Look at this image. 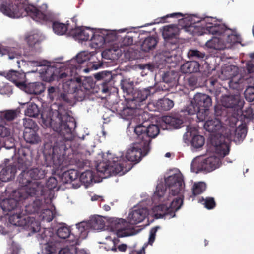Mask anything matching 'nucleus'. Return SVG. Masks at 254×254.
Listing matches in <instances>:
<instances>
[{
	"label": "nucleus",
	"instance_id": "4be33fe9",
	"mask_svg": "<svg viewBox=\"0 0 254 254\" xmlns=\"http://www.w3.org/2000/svg\"><path fill=\"white\" fill-rule=\"evenodd\" d=\"M111 229L116 232L118 237H124L129 235L127 231V221L122 218H113L110 222Z\"/></svg>",
	"mask_w": 254,
	"mask_h": 254
},
{
	"label": "nucleus",
	"instance_id": "6e6552de",
	"mask_svg": "<svg viewBox=\"0 0 254 254\" xmlns=\"http://www.w3.org/2000/svg\"><path fill=\"white\" fill-rule=\"evenodd\" d=\"M150 89L153 88L133 90L131 97L127 99L126 104L123 103L117 104V112L124 118H128L136 114L137 110H145L148 105L147 98L151 94Z\"/></svg>",
	"mask_w": 254,
	"mask_h": 254
},
{
	"label": "nucleus",
	"instance_id": "4c0bfd02",
	"mask_svg": "<svg viewBox=\"0 0 254 254\" xmlns=\"http://www.w3.org/2000/svg\"><path fill=\"white\" fill-rule=\"evenodd\" d=\"M179 79L178 73L174 70H169L164 72L162 79L164 82L170 84L171 86L175 85Z\"/></svg>",
	"mask_w": 254,
	"mask_h": 254
},
{
	"label": "nucleus",
	"instance_id": "58836bf2",
	"mask_svg": "<svg viewBox=\"0 0 254 254\" xmlns=\"http://www.w3.org/2000/svg\"><path fill=\"white\" fill-rule=\"evenodd\" d=\"M26 91L30 94L38 95L41 94L44 90L43 84L40 82L30 83L28 85L25 84Z\"/></svg>",
	"mask_w": 254,
	"mask_h": 254
},
{
	"label": "nucleus",
	"instance_id": "e2e57ef3",
	"mask_svg": "<svg viewBox=\"0 0 254 254\" xmlns=\"http://www.w3.org/2000/svg\"><path fill=\"white\" fill-rule=\"evenodd\" d=\"M188 55L190 57H195L197 58H203L205 54L198 51L197 50L190 49L188 52Z\"/></svg>",
	"mask_w": 254,
	"mask_h": 254
},
{
	"label": "nucleus",
	"instance_id": "a211bd4d",
	"mask_svg": "<svg viewBox=\"0 0 254 254\" xmlns=\"http://www.w3.org/2000/svg\"><path fill=\"white\" fill-rule=\"evenodd\" d=\"M105 221L100 216H95L90 218L88 222H82L76 225V228L80 233H86L89 227L94 230H102L105 226Z\"/></svg>",
	"mask_w": 254,
	"mask_h": 254
},
{
	"label": "nucleus",
	"instance_id": "a878e982",
	"mask_svg": "<svg viewBox=\"0 0 254 254\" xmlns=\"http://www.w3.org/2000/svg\"><path fill=\"white\" fill-rule=\"evenodd\" d=\"M57 186V179L55 177H50L46 182V185L45 186L43 185L44 191L36 192L34 195H36L37 196L40 195L41 197H43L44 201H46V200L50 198L51 191L55 189Z\"/></svg>",
	"mask_w": 254,
	"mask_h": 254
},
{
	"label": "nucleus",
	"instance_id": "de8ad7c7",
	"mask_svg": "<svg viewBox=\"0 0 254 254\" xmlns=\"http://www.w3.org/2000/svg\"><path fill=\"white\" fill-rule=\"evenodd\" d=\"M20 113L19 109L7 110L2 112L1 116L6 121H12L15 119Z\"/></svg>",
	"mask_w": 254,
	"mask_h": 254
},
{
	"label": "nucleus",
	"instance_id": "c85d7f7f",
	"mask_svg": "<svg viewBox=\"0 0 254 254\" xmlns=\"http://www.w3.org/2000/svg\"><path fill=\"white\" fill-rule=\"evenodd\" d=\"M146 216V210L144 209H138L133 210L128 216L129 222L132 225L142 222Z\"/></svg>",
	"mask_w": 254,
	"mask_h": 254
},
{
	"label": "nucleus",
	"instance_id": "37998d69",
	"mask_svg": "<svg viewBox=\"0 0 254 254\" xmlns=\"http://www.w3.org/2000/svg\"><path fill=\"white\" fill-rule=\"evenodd\" d=\"M157 107L159 110L168 111L174 106V101L167 98L159 99L157 103Z\"/></svg>",
	"mask_w": 254,
	"mask_h": 254
},
{
	"label": "nucleus",
	"instance_id": "79ce46f5",
	"mask_svg": "<svg viewBox=\"0 0 254 254\" xmlns=\"http://www.w3.org/2000/svg\"><path fill=\"white\" fill-rule=\"evenodd\" d=\"M236 68L235 66L230 65L222 69L221 74L219 75V78L222 80L233 78L235 76L236 74L232 70Z\"/></svg>",
	"mask_w": 254,
	"mask_h": 254
},
{
	"label": "nucleus",
	"instance_id": "13d9d810",
	"mask_svg": "<svg viewBox=\"0 0 254 254\" xmlns=\"http://www.w3.org/2000/svg\"><path fill=\"white\" fill-rule=\"evenodd\" d=\"M220 44H222L221 36L220 37H214L206 43V46L207 48H215Z\"/></svg>",
	"mask_w": 254,
	"mask_h": 254
},
{
	"label": "nucleus",
	"instance_id": "4468645a",
	"mask_svg": "<svg viewBox=\"0 0 254 254\" xmlns=\"http://www.w3.org/2000/svg\"><path fill=\"white\" fill-rule=\"evenodd\" d=\"M183 203V199L177 197L174 199L168 207L166 204H160L154 208L155 216L158 218L171 219L175 216V212L179 210Z\"/></svg>",
	"mask_w": 254,
	"mask_h": 254
},
{
	"label": "nucleus",
	"instance_id": "0eeeda50",
	"mask_svg": "<svg viewBox=\"0 0 254 254\" xmlns=\"http://www.w3.org/2000/svg\"><path fill=\"white\" fill-rule=\"evenodd\" d=\"M210 142L209 148L217 157L209 156L201 162L200 169L207 172H211L218 168L221 163L220 158L227 156L230 150L229 143L226 142L225 136L222 135L212 136Z\"/></svg>",
	"mask_w": 254,
	"mask_h": 254
},
{
	"label": "nucleus",
	"instance_id": "6ab92c4d",
	"mask_svg": "<svg viewBox=\"0 0 254 254\" xmlns=\"http://www.w3.org/2000/svg\"><path fill=\"white\" fill-rule=\"evenodd\" d=\"M56 235L61 239H67L71 246L78 244L79 236L71 233L70 228L65 223L59 225L56 230Z\"/></svg>",
	"mask_w": 254,
	"mask_h": 254
},
{
	"label": "nucleus",
	"instance_id": "ddd939ff",
	"mask_svg": "<svg viewBox=\"0 0 254 254\" xmlns=\"http://www.w3.org/2000/svg\"><path fill=\"white\" fill-rule=\"evenodd\" d=\"M28 195H29L22 187L18 190H13L11 193V197L3 200L1 203L0 207L4 212L7 213L21 211L20 202L25 200Z\"/></svg>",
	"mask_w": 254,
	"mask_h": 254
},
{
	"label": "nucleus",
	"instance_id": "680f3d73",
	"mask_svg": "<svg viewBox=\"0 0 254 254\" xmlns=\"http://www.w3.org/2000/svg\"><path fill=\"white\" fill-rule=\"evenodd\" d=\"M10 129L5 126L0 125V137H8L10 135Z\"/></svg>",
	"mask_w": 254,
	"mask_h": 254
},
{
	"label": "nucleus",
	"instance_id": "412c9836",
	"mask_svg": "<svg viewBox=\"0 0 254 254\" xmlns=\"http://www.w3.org/2000/svg\"><path fill=\"white\" fill-rule=\"evenodd\" d=\"M53 233L49 228L44 229L41 233V239L46 242L44 248L45 254H53L56 252L57 246L56 243L53 242Z\"/></svg>",
	"mask_w": 254,
	"mask_h": 254
},
{
	"label": "nucleus",
	"instance_id": "bf43d9fd",
	"mask_svg": "<svg viewBox=\"0 0 254 254\" xmlns=\"http://www.w3.org/2000/svg\"><path fill=\"white\" fill-rule=\"evenodd\" d=\"M133 44V36L129 34L125 36L122 39L121 46L128 47L132 45Z\"/></svg>",
	"mask_w": 254,
	"mask_h": 254
},
{
	"label": "nucleus",
	"instance_id": "864d4df0",
	"mask_svg": "<svg viewBox=\"0 0 254 254\" xmlns=\"http://www.w3.org/2000/svg\"><path fill=\"white\" fill-rule=\"evenodd\" d=\"M204 137L199 135H194L191 141L192 146L195 148L201 147L204 145Z\"/></svg>",
	"mask_w": 254,
	"mask_h": 254
},
{
	"label": "nucleus",
	"instance_id": "0e129e2a",
	"mask_svg": "<svg viewBox=\"0 0 254 254\" xmlns=\"http://www.w3.org/2000/svg\"><path fill=\"white\" fill-rule=\"evenodd\" d=\"M166 190L164 189L163 186L158 185L156 187V190L155 192L154 196H157L161 201V198L164 196Z\"/></svg>",
	"mask_w": 254,
	"mask_h": 254
},
{
	"label": "nucleus",
	"instance_id": "aec40b11",
	"mask_svg": "<svg viewBox=\"0 0 254 254\" xmlns=\"http://www.w3.org/2000/svg\"><path fill=\"white\" fill-rule=\"evenodd\" d=\"M95 29L87 27H77L71 30V34L78 42L82 43L86 41L88 44V41L92 35H94Z\"/></svg>",
	"mask_w": 254,
	"mask_h": 254
},
{
	"label": "nucleus",
	"instance_id": "393cba45",
	"mask_svg": "<svg viewBox=\"0 0 254 254\" xmlns=\"http://www.w3.org/2000/svg\"><path fill=\"white\" fill-rule=\"evenodd\" d=\"M94 78L97 81H102L101 85L103 93H106L109 91V83L112 79L111 72L103 71L94 74Z\"/></svg>",
	"mask_w": 254,
	"mask_h": 254
},
{
	"label": "nucleus",
	"instance_id": "774afa93",
	"mask_svg": "<svg viewBox=\"0 0 254 254\" xmlns=\"http://www.w3.org/2000/svg\"><path fill=\"white\" fill-rule=\"evenodd\" d=\"M10 251L11 253V254H18L20 248L19 247L14 244V243H12L11 246V247L10 248Z\"/></svg>",
	"mask_w": 254,
	"mask_h": 254
},
{
	"label": "nucleus",
	"instance_id": "7c9ffc66",
	"mask_svg": "<svg viewBox=\"0 0 254 254\" xmlns=\"http://www.w3.org/2000/svg\"><path fill=\"white\" fill-rule=\"evenodd\" d=\"M200 64L198 62L192 61H188L181 65L180 69L185 74L196 73L199 71Z\"/></svg>",
	"mask_w": 254,
	"mask_h": 254
},
{
	"label": "nucleus",
	"instance_id": "a18cd8bd",
	"mask_svg": "<svg viewBox=\"0 0 254 254\" xmlns=\"http://www.w3.org/2000/svg\"><path fill=\"white\" fill-rule=\"evenodd\" d=\"M40 113V110L38 106L35 103L29 104L26 110L25 111V114L30 117H37Z\"/></svg>",
	"mask_w": 254,
	"mask_h": 254
},
{
	"label": "nucleus",
	"instance_id": "dca6fc26",
	"mask_svg": "<svg viewBox=\"0 0 254 254\" xmlns=\"http://www.w3.org/2000/svg\"><path fill=\"white\" fill-rule=\"evenodd\" d=\"M165 185L170 190V195L175 196L178 195L184 188V183L183 176L180 174H175L169 176L165 179Z\"/></svg>",
	"mask_w": 254,
	"mask_h": 254
},
{
	"label": "nucleus",
	"instance_id": "ea45409f",
	"mask_svg": "<svg viewBox=\"0 0 254 254\" xmlns=\"http://www.w3.org/2000/svg\"><path fill=\"white\" fill-rule=\"evenodd\" d=\"M179 31L178 27L176 26H166L163 27L162 35L164 38L166 40L176 37L179 34Z\"/></svg>",
	"mask_w": 254,
	"mask_h": 254
},
{
	"label": "nucleus",
	"instance_id": "c756f323",
	"mask_svg": "<svg viewBox=\"0 0 254 254\" xmlns=\"http://www.w3.org/2000/svg\"><path fill=\"white\" fill-rule=\"evenodd\" d=\"M79 173L77 170L70 169L64 172L62 175L63 182L65 184L78 183L79 181Z\"/></svg>",
	"mask_w": 254,
	"mask_h": 254
},
{
	"label": "nucleus",
	"instance_id": "e433bc0d",
	"mask_svg": "<svg viewBox=\"0 0 254 254\" xmlns=\"http://www.w3.org/2000/svg\"><path fill=\"white\" fill-rule=\"evenodd\" d=\"M44 38L42 34L38 32H31L25 36V40L30 46H34L41 42Z\"/></svg>",
	"mask_w": 254,
	"mask_h": 254
},
{
	"label": "nucleus",
	"instance_id": "cd10ccee",
	"mask_svg": "<svg viewBox=\"0 0 254 254\" xmlns=\"http://www.w3.org/2000/svg\"><path fill=\"white\" fill-rule=\"evenodd\" d=\"M7 215H9V223L14 226L23 227V225H25V214L21 211L14 212L12 213H7Z\"/></svg>",
	"mask_w": 254,
	"mask_h": 254
},
{
	"label": "nucleus",
	"instance_id": "f3484780",
	"mask_svg": "<svg viewBox=\"0 0 254 254\" xmlns=\"http://www.w3.org/2000/svg\"><path fill=\"white\" fill-rule=\"evenodd\" d=\"M43 197L40 195H28L24 201L25 214L38 213L43 204ZM44 202L45 201H44Z\"/></svg>",
	"mask_w": 254,
	"mask_h": 254
},
{
	"label": "nucleus",
	"instance_id": "4d7b16f0",
	"mask_svg": "<svg viewBox=\"0 0 254 254\" xmlns=\"http://www.w3.org/2000/svg\"><path fill=\"white\" fill-rule=\"evenodd\" d=\"M41 217L43 221L50 222L53 219L54 215L52 210L49 209H46L43 210L41 214Z\"/></svg>",
	"mask_w": 254,
	"mask_h": 254
},
{
	"label": "nucleus",
	"instance_id": "2eb2a0df",
	"mask_svg": "<svg viewBox=\"0 0 254 254\" xmlns=\"http://www.w3.org/2000/svg\"><path fill=\"white\" fill-rule=\"evenodd\" d=\"M149 150L150 147L146 149L142 143L136 140L132 146L127 150L126 158L129 161L137 163L141 160L143 156L147 155Z\"/></svg>",
	"mask_w": 254,
	"mask_h": 254
},
{
	"label": "nucleus",
	"instance_id": "69168bd1",
	"mask_svg": "<svg viewBox=\"0 0 254 254\" xmlns=\"http://www.w3.org/2000/svg\"><path fill=\"white\" fill-rule=\"evenodd\" d=\"M205 207L208 209H213L216 206V203L213 198H206L204 203Z\"/></svg>",
	"mask_w": 254,
	"mask_h": 254
},
{
	"label": "nucleus",
	"instance_id": "6e6d98bb",
	"mask_svg": "<svg viewBox=\"0 0 254 254\" xmlns=\"http://www.w3.org/2000/svg\"><path fill=\"white\" fill-rule=\"evenodd\" d=\"M23 126L25 127V130H27L28 129L30 130L39 129V127L36 122L29 118L24 120Z\"/></svg>",
	"mask_w": 254,
	"mask_h": 254
},
{
	"label": "nucleus",
	"instance_id": "2f4dec72",
	"mask_svg": "<svg viewBox=\"0 0 254 254\" xmlns=\"http://www.w3.org/2000/svg\"><path fill=\"white\" fill-rule=\"evenodd\" d=\"M207 114V118L204 120L205 123L204 125V128L209 132H215L219 131L222 127L220 120L214 118V119H209Z\"/></svg>",
	"mask_w": 254,
	"mask_h": 254
},
{
	"label": "nucleus",
	"instance_id": "a19ab883",
	"mask_svg": "<svg viewBox=\"0 0 254 254\" xmlns=\"http://www.w3.org/2000/svg\"><path fill=\"white\" fill-rule=\"evenodd\" d=\"M163 121L166 124L174 128H180L183 122L181 119L178 117L171 116H166L163 117Z\"/></svg>",
	"mask_w": 254,
	"mask_h": 254
},
{
	"label": "nucleus",
	"instance_id": "c03bdc74",
	"mask_svg": "<svg viewBox=\"0 0 254 254\" xmlns=\"http://www.w3.org/2000/svg\"><path fill=\"white\" fill-rule=\"evenodd\" d=\"M158 41L154 37L149 36L144 39H141L137 44V46H141L142 48H155L157 45Z\"/></svg>",
	"mask_w": 254,
	"mask_h": 254
},
{
	"label": "nucleus",
	"instance_id": "c9c22d12",
	"mask_svg": "<svg viewBox=\"0 0 254 254\" xmlns=\"http://www.w3.org/2000/svg\"><path fill=\"white\" fill-rule=\"evenodd\" d=\"M94 179V175L92 171L90 170H86L82 173L79 176V181L78 183H73V187L74 188H78L80 187L81 183L84 184H89L92 182Z\"/></svg>",
	"mask_w": 254,
	"mask_h": 254
},
{
	"label": "nucleus",
	"instance_id": "f03ea898",
	"mask_svg": "<svg viewBox=\"0 0 254 254\" xmlns=\"http://www.w3.org/2000/svg\"><path fill=\"white\" fill-rule=\"evenodd\" d=\"M179 23L183 27L181 32L193 36L201 35L208 32L221 36L222 45L236 47L245 46L240 34L236 30L226 28L212 17L201 18L189 15L180 20Z\"/></svg>",
	"mask_w": 254,
	"mask_h": 254
},
{
	"label": "nucleus",
	"instance_id": "f257e3e1",
	"mask_svg": "<svg viewBox=\"0 0 254 254\" xmlns=\"http://www.w3.org/2000/svg\"><path fill=\"white\" fill-rule=\"evenodd\" d=\"M49 125L56 134L50 135L44 143L43 153L45 164L47 167H52L53 170H58L66 165L69 148L65 143L73 139L76 124L73 117L65 111L62 113L59 108L55 118H50Z\"/></svg>",
	"mask_w": 254,
	"mask_h": 254
},
{
	"label": "nucleus",
	"instance_id": "3c124183",
	"mask_svg": "<svg viewBox=\"0 0 254 254\" xmlns=\"http://www.w3.org/2000/svg\"><path fill=\"white\" fill-rule=\"evenodd\" d=\"M15 49H0V55L1 56L7 54L10 59L19 58L21 54L14 50Z\"/></svg>",
	"mask_w": 254,
	"mask_h": 254
},
{
	"label": "nucleus",
	"instance_id": "b1692460",
	"mask_svg": "<svg viewBox=\"0 0 254 254\" xmlns=\"http://www.w3.org/2000/svg\"><path fill=\"white\" fill-rule=\"evenodd\" d=\"M243 103L239 95H225L222 96L221 99L222 105L226 108H241Z\"/></svg>",
	"mask_w": 254,
	"mask_h": 254
},
{
	"label": "nucleus",
	"instance_id": "72a5a7b5",
	"mask_svg": "<svg viewBox=\"0 0 254 254\" xmlns=\"http://www.w3.org/2000/svg\"><path fill=\"white\" fill-rule=\"evenodd\" d=\"M39 129L24 130L23 133V137L26 142L30 144H37L40 141L41 139L37 132Z\"/></svg>",
	"mask_w": 254,
	"mask_h": 254
},
{
	"label": "nucleus",
	"instance_id": "f8f14e48",
	"mask_svg": "<svg viewBox=\"0 0 254 254\" xmlns=\"http://www.w3.org/2000/svg\"><path fill=\"white\" fill-rule=\"evenodd\" d=\"M125 163L121 158L114 157L112 161L108 160L107 162L103 161L99 163L96 166V170L98 172L106 175L107 176L119 173L123 175L127 172L126 169L124 170Z\"/></svg>",
	"mask_w": 254,
	"mask_h": 254
},
{
	"label": "nucleus",
	"instance_id": "39448f33",
	"mask_svg": "<svg viewBox=\"0 0 254 254\" xmlns=\"http://www.w3.org/2000/svg\"><path fill=\"white\" fill-rule=\"evenodd\" d=\"M46 4H42L38 9L29 4L28 0H18L14 4L4 3L0 5V11L11 18H19L29 15L35 21L44 23L51 20L52 14L47 9Z\"/></svg>",
	"mask_w": 254,
	"mask_h": 254
},
{
	"label": "nucleus",
	"instance_id": "052dcab7",
	"mask_svg": "<svg viewBox=\"0 0 254 254\" xmlns=\"http://www.w3.org/2000/svg\"><path fill=\"white\" fill-rule=\"evenodd\" d=\"M159 229H160L159 226H155L150 229L148 240V243L149 244L152 245L154 242L156 237V233Z\"/></svg>",
	"mask_w": 254,
	"mask_h": 254
},
{
	"label": "nucleus",
	"instance_id": "5701e85b",
	"mask_svg": "<svg viewBox=\"0 0 254 254\" xmlns=\"http://www.w3.org/2000/svg\"><path fill=\"white\" fill-rule=\"evenodd\" d=\"M80 68L81 66H80ZM81 68L77 70V72L80 71ZM78 73H77V75ZM76 74L75 75V76ZM75 76V75L72 76ZM71 76H68L66 78L63 79L62 80L63 82V89L64 92L72 94L76 92V90L80 86L81 84V80L79 78H76L74 80L71 78Z\"/></svg>",
	"mask_w": 254,
	"mask_h": 254
},
{
	"label": "nucleus",
	"instance_id": "423d86ee",
	"mask_svg": "<svg viewBox=\"0 0 254 254\" xmlns=\"http://www.w3.org/2000/svg\"><path fill=\"white\" fill-rule=\"evenodd\" d=\"M154 49H124L125 58L128 61L137 59L147 60L155 58L154 66L159 70L170 69L175 67L179 58L175 53H173L175 49L170 51H165L162 53L156 54Z\"/></svg>",
	"mask_w": 254,
	"mask_h": 254
},
{
	"label": "nucleus",
	"instance_id": "338daca9",
	"mask_svg": "<svg viewBox=\"0 0 254 254\" xmlns=\"http://www.w3.org/2000/svg\"><path fill=\"white\" fill-rule=\"evenodd\" d=\"M252 88H248L245 91V98L249 102H253L254 101V92H251Z\"/></svg>",
	"mask_w": 254,
	"mask_h": 254
},
{
	"label": "nucleus",
	"instance_id": "f704fd0d",
	"mask_svg": "<svg viewBox=\"0 0 254 254\" xmlns=\"http://www.w3.org/2000/svg\"><path fill=\"white\" fill-rule=\"evenodd\" d=\"M25 225H23L24 229L31 231L32 233L38 232L41 229V226L39 222L36 221L33 217L26 216Z\"/></svg>",
	"mask_w": 254,
	"mask_h": 254
},
{
	"label": "nucleus",
	"instance_id": "9d476101",
	"mask_svg": "<svg viewBox=\"0 0 254 254\" xmlns=\"http://www.w3.org/2000/svg\"><path fill=\"white\" fill-rule=\"evenodd\" d=\"M211 105L212 100L209 96L197 93L187 107V111L189 114H197L199 122H203L207 118V114H209V108Z\"/></svg>",
	"mask_w": 254,
	"mask_h": 254
},
{
	"label": "nucleus",
	"instance_id": "1a4fd4ad",
	"mask_svg": "<svg viewBox=\"0 0 254 254\" xmlns=\"http://www.w3.org/2000/svg\"><path fill=\"white\" fill-rule=\"evenodd\" d=\"M127 32V28L121 29L118 30H107L105 29H96L94 35L88 41V45L91 48H102L103 46L110 47L117 38L119 33Z\"/></svg>",
	"mask_w": 254,
	"mask_h": 254
},
{
	"label": "nucleus",
	"instance_id": "473e14b6",
	"mask_svg": "<svg viewBox=\"0 0 254 254\" xmlns=\"http://www.w3.org/2000/svg\"><path fill=\"white\" fill-rule=\"evenodd\" d=\"M122 54L121 49H105L101 56L103 59L113 61L119 59Z\"/></svg>",
	"mask_w": 254,
	"mask_h": 254
},
{
	"label": "nucleus",
	"instance_id": "20e7f679",
	"mask_svg": "<svg viewBox=\"0 0 254 254\" xmlns=\"http://www.w3.org/2000/svg\"><path fill=\"white\" fill-rule=\"evenodd\" d=\"M29 153V150L24 147L19 148L17 150V167L18 170L22 171L18 177L17 181L19 186L23 188L28 194L33 195L36 192L44 191V189L41 182L33 181L32 180L43 179L46 172L44 166L28 170L32 163V158Z\"/></svg>",
	"mask_w": 254,
	"mask_h": 254
},
{
	"label": "nucleus",
	"instance_id": "8fccbe9b",
	"mask_svg": "<svg viewBox=\"0 0 254 254\" xmlns=\"http://www.w3.org/2000/svg\"><path fill=\"white\" fill-rule=\"evenodd\" d=\"M48 96L51 101L60 100V90L59 88L50 86L47 89Z\"/></svg>",
	"mask_w": 254,
	"mask_h": 254
},
{
	"label": "nucleus",
	"instance_id": "49530a36",
	"mask_svg": "<svg viewBox=\"0 0 254 254\" xmlns=\"http://www.w3.org/2000/svg\"><path fill=\"white\" fill-rule=\"evenodd\" d=\"M82 87L86 90H88L92 87V85L87 87L85 83H83L82 87H81L80 85V86L76 90V92L72 94H74L73 97L78 101H82L85 97L86 92L82 89Z\"/></svg>",
	"mask_w": 254,
	"mask_h": 254
},
{
	"label": "nucleus",
	"instance_id": "5fc2aeb1",
	"mask_svg": "<svg viewBox=\"0 0 254 254\" xmlns=\"http://www.w3.org/2000/svg\"><path fill=\"white\" fill-rule=\"evenodd\" d=\"M206 188V184L204 182L195 183L192 188L193 194L197 195L201 194L205 190Z\"/></svg>",
	"mask_w": 254,
	"mask_h": 254
},
{
	"label": "nucleus",
	"instance_id": "09e8293b",
	"mask_svg": "<svg viewBox=\"0 0 254 254\" xmlns=\"http://www.w3.org/2000/svg\"><path fill=\"white\" fill-rule=\"evenodd\" d=\"M54 32L57 35H64L67 30V26L65 24L55 22L53 24Z\"/></svg>",
	"mask_w": 254,
	"mask_h": 254
},
{
	"label": "nucleus",
	"instance_id": "7ed1b4c3",
	"mask_svg": "<svg viewBox=\"0 0 254 254\" xmlns=\"http://www.w3.org/2000/svg\"><path fill=\"white\" fill-rule=\"evenodd\" d=\"M86 61H91L92 69H98L103 65L102 62L95 61L93 56L86 51H82L76 55V58H73L65 66L59 68L51 65V63L47 60L37 61L36 65L39 67L37 70L44 81L51 82L55 80L60 81L68 76L77 74V70L80 68V64Z\"/></svg>",
	"mask_w": 254,
	"mask_h": 254
},
{
	"label": "nucleus",
	"instance_id": "bb28decb",
	"mask_svg": "<svg viewBox=\"0 0 254 254\" xmlns=\"http://www.w3.org/2000/svg\"><path fill=\"white\" fill-rule=\"evenodd\" d=\"M6 77L18 87L25 86L26 75L23 73L10 70L6 74Z\"/></svg>",
	"mask_w": 254,
	"mask_h": 254
},
{
	"label": "nucleus",
	"instance_id": "9b49d317",
	"mask_svg": "<svg viewBox=\"0 0 254 254\" xmlns=\"http://www.w3.org/2000/svg\"><path fill=\"white\" fill-rule=\"evenodd\" d=\"M136 135V140L143 143L146 149L150 147L149 144L152 138L155 137L159 132L158 126L148 124L143 122L137 125L134 130Z\"/></svg>",
	"mask_w": 254,
	"mask_h": 254
},
{
	"label": "nucleus",
	"instance_id": "603ef678",
	"mask_svg": "<svg viewBox=\"0 0 254 254\" xmlns=\"http://www.w3.org/2000/svg\"><path fill=\"white\" fill-rule=\"evenodd\" d=\"M247 134L245 125L241 124L236 127L234 131V135L237 139H244Z\"/></svg>",
	"mask_w": 254,
	"mask_h": 254
}]
</instances>
